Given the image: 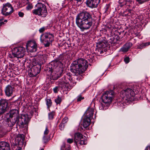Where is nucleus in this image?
<instances>
[{
  "instance_id": "nucleus-1",
  "label": "nucleus",
  "mask_w": 150,
  "mask_h": 150,
  "mask_svg": "<svg viewBox=\"0 0 150 150\" xmlns=\"http://www.w3.org/2000/svg\"><path fill=\"white\" fill-rule=\"evenodd\" d=\"M88 67V63L85 59H79L74 61L71 66V71L74 74L73 77L70 73H68L64 76L63 79L66 84L74 85L76 83V80L78 79L77 76L80 75V78L82 76L80 74L84 72Z\"/></svg>"
},
{
  "instance_id": "nucleus-2",
  "label": "nucleus",
  "mask_w": 150,
  "mask_h": 150,
  "mask_svg": "<svg viewBox=\"0 0 150 150\" xmlns=\"http://www.w3.org/2000/svg\"><path fill=\"white\" fill-rule=\"evenodd\" d=\"M7 125L10 127H12L16 123L20 127L27 128L29 119L27 114H22L20 116L19 111L17 109H13L6 115ZM12 128H11V129Z\"/></svg>"
},
{
  "instance_id": "nucleus-3",
  "label": "nucleus",
  "mask_w": 150,
  "mask_h": 150,
  "mask_svg": "<svg viewBox=\"0 0 150 150\" xmlns=\"http://www.w3.org/2000/svg\"><path fill=\"white\" fill-rule=\"evenodd\" d=\"M63 59V55H60L55 60L51 62L45 69L47 75L50 76L51 80H57L62 75L63 67L61 61Z\"/></svg>"
},
{
  "instance_id": "nucleus-4",
  "label": "nucleus",
  "mask_w": 150,
  "mask_h": 150,
  "mask_svg": "<svg viewBox=\"0 0 150 150\" xmlns=\"http://www.w3.org/2000/svg\"><path fill=\"white\" fill-rule=\"evenodd\" d=\"M93 21L92 15L86 11L78 14L76 19V25L82 31L90 28L93 25Z\"/></svg>"
},
{
  "instance_id": "nucleus-5",
  "label": "nucleus",
  "mask_w": 150,
  "mask_h": 150,
  "mask_svg": "<svg viewBox=\"0 0 150 150\" xmlns=\"http://www.w3.org/2000/svg\"><path fill=\"white\" fill-rule=\"evenodd\" d=\"M36 6L37 8L33 10L32 13L34 14L38 15L42 17H45L47 14L45 6L41 3H38Z\"/></svg>"
},
{
  "instance_id": "nucleus-6",
  "label": "nucleus",
  "mask_w": 150,
  "mask_h": 150,
  "mask_svg": "<svg viewBox=\"0 0 150 150\" xmlns=\"http://www.w3.org/2000/svg\"><path fill=\"white\" fill-rule=\"evenodd\" d=\"M11 50L12 54L9 56L11 58H21L25 54V50L24 47H12Z\"/></svg>"
},
{
  "instance_id": "nucleus-7",
  "label": "nucleus",
  "mask_w": 150,
  "mask_h": 150,
  "mask_svg": "<svg viewBox=\"0 0 150 150\" xmlns=\"http://www.w3.org/2000/svg\"><path fill=\"white\" fill-rule=\"evenodd\" d=\"M40 40L45 47H48L53 40V35L50 33H46L41 35Z\"/></svg>"
},
{
  "instance_id": "nucleus-8",
  "label": "nucleus",
  "mask_w": 150,
  "mask_h": 150,
  "mask_svg": "<svg viewBox=\"0 0 150 150\" xmlns=\"http://www.w3.org/2000/svg\"><path fill=\"white\" fill-rule=\"evenodd\" d=\"M86 137L79 132L75 133L74 134V142L77 147L78 145H85L86 144V140L85 139Z\"/></svg>"
},
{
  "instance_id": "nucleus-9",
  "label": "nucleus",
  "mask_w": 150,
  "mask_h": 150,
  "mask_svg": "<svg viewBox=\"0 0 150 150\" xmlns=\"http://www.w3.org/2000/svg\"><path fill=\"white\" fill-rule=\"evenodd\" d=\"M41 67V65L40 64L33 65L31 68L29 67L28 71L29 76L31 77L36 76L40 73Z\"/></svg>"
},
{
  "instance_id": "nucleus-10",
  "label": "nucleus",
  "mask_w": 150,
  "mask_h": 150,
  "mask_svg": "<svg viewBox=\"0 0 150 150\" xmlns=\"http://www.w3.org/2000/svg\"><path fill=\"white\" fill-rule=\"evenodd\" d=\"M114 92L113 90L106 91L102 96L103 102L105 103H111L114 97Z\"/></svg>"
},
{
  "instance_id": "nucleus-11",
  "label": "nucleus",
  "mask_w": 150,
  "mask_h": 150,
  "mask_svg": "<svg viewBox=\"0 0 150 150\" xmlns=\"http://www.w3.org/2000/svg\"><path fill=\"white\" fill-rule=\"evenodd\" d=\"M1 11L2 13L4 15L7 16L13 12V9L11 5L8 3L4 5Z\"/></svg>"
},
{
  "instance_id": "nucleus-12",
  "label": "nucleus",
  "mask_w": 150,
  "mask_h": 150,
  "mask_svg": "<svg viewBox=\"0 0 150 150\" xmlns=\"http://www.w3.org/2000/svg\"><path fill=\"white\" fill-rule=\"evenodd\" d=\"M11 138L10 139L11 146L13 148H15L16 146L19 144L20 139V138L17 136V134H11Z\"/></svg>"
},
{
  "instance_id": "nucleus-13",
  "label": "nucleus",
  "mask_w": 150,
  "mask_h": 150,
  "mask_svg": "<svg viewBox=\"0 0 150 150\" xmlns=\"http://www.w3.org/2000/svg\"><path fill=\"white\" fill-rule=\"evenodd\" d=\"M100 0H86V4L91 8H96L99 3Z\"/></svg>"
},
{
  "instance_id": "nucleus-14",
  "label": "nucleus",
  "mask_w": 150,
  "mask_h": 150,
  "mask_svg": "<svg viewBox=\"0 0 150 150\" xmlns=\"http://www.w3.org/2000/svg\"><path fill=\"white\" fill-rule=\"evenodd\" d=\"M122 93L125 95V96L126 97V98H127V100H128L131 97L134 96V91L132 89L130 88H127L123 90L122 91Z\"/></svg>"
},
{
  "instance_id": "nucleus-15",
  "label": "nucleus",
  "mask_w": 150,
  "mask_h": 150,
  "mask_svg": "<svg viewBox=\"0 0 150 150\" xmlns=\"http://www.w3.org/2000/svg\"><path fill=\"white\" fill-rule=\"evenodd\" d=\"M0 150H11L10 144L6 142H0Z\"/></svg>"
},
{
  "instance_id": "nucleus-16",
  "label": "nucleus",
  "mask_w": 150,
  "mask_h": 150,
  "mask_svg": "<svg viewBox=\"0 0 150 150\" xmlns=\"http://www.w3.org/2000/svg\"><path fill=\"white\" fill-rule=\"evenodd\" d=\"M94 111L93 108H88L85 113V117L91 119L93 115Z\"/></svg>"
},
{
  "instance_id": "nucleus-17",
  "label": "nucleus",
  "mask_w": 150,
  "mask_h": 150,
  "mask_svg": "<svg viewBox=\"0 0 150 150\" xmlns=\"http://www.w3.org/2000/svg\"><path fill=\"white\" fill-rule=\"evenodd\" d=\"M13 92V88L10 85H8L6 87L5 90V93L8 96H11Z\"/></svg>"
},
{
  "instance_id": "nucleus-18",
  "label": "nucleus",
  "mask_w": 150,
  "mask_h": 150,
  "mask_svg": "<svg viewBox=\"0 0 150 150\" xmlns=\"http://www.w3.org/2000/svg\"><path fill=\"white\" fill-rule=\"evenodd\" d=\"M91 119L88 117H84L83 120V125L84 128H86L88 127L91 122Z\"/></svg>"
},
{
  "instance_id": "nucleus-19",
  "label": "nucleus",
  "mask_w": 150,
  "mask_h": 150,
  "mask_svg": "<svg viewBox=\"0 0 150 150\" xmlns=\"http://www.w3.org/2000/svg\"><path fill=\"white\" fill-rule=\"evenodd\" d=\"M37 43L34 40L28 41L26 45V47H37Z\"/></svg>"
},
{
  "instance_id": "nucleus-20",
  "label": "nucleus",
  "mask_w": 150,
  "mask_h": 150,
  "mask_svg": "<svg viewBox=\"0 0 150 150\" xmlns=\"http://www.w3.org/2000/svg\"><path fill=\"white\" fill-rule=\"evenodd\" d=\"M107 42L105 41H99L97 43L96 47L100 46V47H107Z\"/></svg>"
},
{
  "instance_id": "nucleus-21",
  "label": "nucleus",
  "mask_w": 150,
  "mask_h": 150,
  "mask_svg": "<svg viewBox=\"0 0 150 150\" xmlns=\"http://www.w3.org/2000/svg\"><path fill=\"white\" fill-rule=\"evenodd\" d=\"M58 83L59 87H61L62 88L65 86V84H66L64 80L63 79V78L59 80Z\"/></svg>"
},
{
  "instance_id": "nucleus-22",
  "label": "nucleus",
  "mask_w": 150,
  "mask_h": 150,
  "mask_svg": "<svg viewBox=\"0 0 150 150\" xmlns=\"http://www.w3.org/2000/svg\"><path fill=\"white\" fill-rule=\"evenodd\" d=\"M6 134V132L4 128L1 126H0V137H4Z\"/></svg>"
},
{
  "instance_id": "nucleus-23",
  "label": "nucleus",
  "mask_w": 150,
  "mask_h": 150,
  "mask_svg": "<svg viewBox=\"0 0 150 150\" xmlns=\"http://www.w3.org/2000/svg\"><path fill=\"white\" fill-rule=\"evenodd\" d=\"M46 104L47 106V108L49 109L51 106L52 104V102L50 99H46Z\"/></svg>"
},
{
  "instance_id": "nucleus-24",
  "label": "nucleus",
  "mask_w": 150,
  "mask_h": 150,
  "mask_svg": "<svg viewBox=\"0 0 150 150\" xmlns=\"http://www.w3.org/2000/svg\"><path fill=\"white\" fill-rule=\"evenodd\" d=\"M26 48L28 52H34L37 50V47H26Z\"/></svg>"
},
{
  "instance_id": "nucleus-25",
  "label": "nucleus",
  "mask_w": 150,
  "mask_h": 150,
  "mask_svg": "<svg viewBox=\"0 0 150 150\" xmlns=\"http://www.w3.org/2000/svg\"><path fill=\"white\" fill-rule=\"evenodd\" d=\"M62 98L61 97L58 96L54 100L55 102L57 105L60 104L62 102Z\"/></svg>"
},
{
  "instance_id": "nucleus-26",
  "label": "nucleus",
  "mask_w": 150,
  "mask_h": 150,
  "mask_svg": "<svg viewBox=\"0 0 150 150\" xmlns=\"http://www.w3.org/2000/svg\"><path fill=\"white\" fill-rule=\"evenodd\" d=\"M102 47H96V51H98V52H99L101 54L104 52H106V50L105 49H101Z\"/></svg>"
},
{
  "instance_id": "nucleus-27",
  "label": "nucleus",
  "mask_w": 150,
  "mask_h": 150,
  "mask_svg": "<svg viewBox=\"0 0 150 150\" xmlns=\"http://www.w3.org/2000/svg\"><path fill=\"white\" fill-rule=\"evenodd\" d=\"M84 97H82V96L81 94H80L77 97V102H80L81 100L84 99Z\"/></svg>"
},
{
  "instance_id": "nucleus-28",
  "label": "nucleus",
  "mask_w": 150,
  "mask_h": 150,
  "mask_svg": "<svg viewBox=\"0 0 150 150\" xmlns=\"http://www.w3.org/2000/svg\"><path fill=\"white\" fill-rule=\"evenodd\" d=\"M125 104L124 102H119L117 103L118 106L120 107L121 109H122L124 108V106Z\"/></svg>"
},
{
  "instance_id": "nucleus-29",
  "label": "nucleus",
  "mask_w": 150,
  "mask_h": 150,
  "mask_svg": "<svg viewBox=\"0 0 150 150\" xmlns=\"http://www.w3.org/2000/svg\"><path fill=\"white\" fill-rule=\"evenodd\" d=\"M119 2L120 4V5L121 7H122L124 5H125L127 4V2H125L124 0H119Z\"/></svg>"
},
{
  "instance_id": "nucleus-30",
  "label": "nucleus",
  "mask_w": 150,
  "mask_h": 150,
  "mask_svg": "<svg viewBox=\"0 0 150 150\" xmlns=\"http://www.w3.org/2000/svg\"><path fill=\"white\" fill-rule=\"evenodd\" d=\"M132 46V43L130 42H127L124 45L125 47H131Z\"/></svg>"
},
{
  "instance_id": "nucleus-31",
  "label": "nucleus",
  "mask_w": 150,
  "mask_h": 150,
  "mask_svg": "<svg viewBox=\"0 0 150 150\" xmlns=\"http://www.w3.org/2000/svg\"><path fill=\"white\" fill-rule=\"evenodd\" d=\"M150 45V42L142 43L141 44L140 46L142 47V46H147Z\"/></svg>"
},
{
  "instance_id": "nucleus-32",
  "label": "nucleus",
  "mask_w": 150,
  "mask_h": 150,
  "mask_svg": "<svg viewBox=\"0 0 150 150\" xmlns=\"http://www.w3.org/2000/svg\"><path fill=\"white\" fill-rule=\"evenodd\" d=\"M129 47H122L120 50V51H122L124 52H127L129 49Z\"/></svg>"
},
{
  "instance_id": "nucleus-33",
  "label": "nucleus",
  "mask_w": 150,
  "mask_h": 150,
  "mask_svg": "<svg viewBox=\"0 0 150 150\" xmlns=\"http://www.w3.org/2000/svg\"><path fill=\"white\" fill-rule=\"evenodd\" d=\"M54 113L53 112H51L49 114V118L50 120H52L53 118Z\"/></svg>"
},
{
  "instance_id": "nucleus-34",
  "label": "nucleus",
  "mask_w": 150,
  "mask_h": 150,
  "mask_svg": "<svg viewBox=\"0 0 150 150\" xmlns=\"http://www.w3.org/2000/svg\"><path fill=\"white\" fill-rule=\"evenodd\" d=\"M139 4H142L147 1V0H136Z\"/></svg>"
},
{
  "instance_id": "nucleus-35",
  "label": "nucleus",
  "mask_w": 150,
  "mask_h": 150,
  "mask_svg": "<svg viewBox=\"0 0 150 150\" xmlns=\"http://www.w3.org/2000/svg\"><path fill=\"white\" fill-rule=\"evenodd\" d=\"M64 124L63 123H61L60 124V125H59V128L61 130H63L64 129Z\"/></svg>"
},
{
  "instance_id": "nucleus-36",
  "label": "nucleus",
  "mask_w": 150,
  "mask_h": 150,
  "mask_svg": "<svg viewBox=\"0 0 150 150\" xmlns=\"http://www.w3.org/2000/svg\"><path fill=\"white\" fill-rule=\"evenodd\" d=\"M68 118L67 117H65L62 120V121L61 123H63V124L67 122V121H68Z\"/></svg>"
},
{
  "instance_id": "nucleus-37",
  "label": "nucleus",
  "mask_w": 150,
  "mask_h": 150,
  "mask_svg": "<svg viewBox=\"0 0 150 150\" xmlns=\"http://www.w3.org/2000/svg\"><path fill=\"white\" fill-rule=\"evenodd\" d=\"M33 8L32 4H28L26 7V8L27 10H29Z\"/></svg>"
},
{
  "instance_id": "nucleus-38",
  "label": "nucleus",
  "mask_w": 150,
  "mask_h": 150,
  "mask_svg": "<svg viewBox=\"0 0 150 150\" xmlns=\"http://www.w3.org/2000/svg\"><path fill=\"white\" fill-rule=\"evenodd\" d=\"M49 130L48 129V127L47 126L46 127L45 129L44 132V135H46L49 132Z\"/></svg>"
},
{
  "instance_id": "nucleus-39",
  "label": "nucleus",
  "mask_w": 150,
  "mask_h": 150,
  "mask_svg": "<svg viewBox=\"0 0 150 150\" xmlns=\"http://www.w3.org/2000/svg\"><path fill=\"white\" fill-rule=\"evenodd\" d=\"M124 61L126 64L128 63L129 62V58L128 57H126L124 58Z\"/></svg>"
},
{
  "instance_id": "nucleus-40",
  "label": "nucleus",
  "mask_w": 150,
  "mask_h": 150,
  "mask_svg": "<svg viewBox=\"0 0 150 150\" xmlns=\"http://www.w3.org/2000/svg\"><path fill=\"white\" fill-rule=\"evenodd\" d=\"M46 29V28L45 27H43L41 28H40L39 30V32L40 33H42L44 32L45 30Z\"/></svg>"
},
{
  "instance_id": "nucleus-41",
  "label": "nucleus",
  "mask_w": 150,
  "mask_h": 150,
  "mask_svg": "<svg viewBox=\"0 0 150 150\" xmlns=\"http://www.w3.org/2000/svg\"><path fill=\"white\" fill-rule=\"evenodd\" d=\"M58 86H56L53 88V90L54 93H57L58 92Z\"/></svg>"
},
{
  "instance_id": "nucleus-42",
  "label": "nucleus",
  "mask_w": 150,
  "mask_h": 150,
  "mask_svg": "<svg viewBox=\"0 0 150 150\" xmlns=\"http://www.w3.org/2000/svg\"><path fill=\"white\" fill-rule=\"evenodd\" d=\"M74 141L73 139H68L67 140V142L69 144H71Z\"/></svg>"
},
{
  "instance_id": "nucleus-43",
  "label": "nucleus",
  "mask_w": 150,
  "mask_h": 150,
  "mask_svg": "<svg viewBox=\"0 0 150 150\" xmlns=\"http://www.w3.org/2000/svg\"><path fill=\"white\" fill-rule=\"evenodd\" d=\"M43 140H44V142L45 143H46L48 140V139H47V137L46 136H44L43 137Z\"/></svg>"
},
{
  "instance_id": "nucleus-44",
  "label": "nucleus",
  "mask_w": 150,
  "mask_h": 150,
  "mask_svg": "<svg viewBox=\"0 0 150 150\" xmlns=\"http://www.w3.org/2000/svg\"><path fill=\"white\" fill-rule=\"evenodd\" d=\"M18 14L20 17H23L24 15V13L23 12H18Z\"/></svg>"
},
{
  "instance_id": "nucleus-45",
  "label": "nucleus",
  "mask_w": 150,
  "mask_h": 150,
  "mask_svg": "<svg viewBox=\"0 0 150 150\" xmlns=\"http://www.w3.org/2000/svg\"><path fill=\"white\" fill-rule=\"evenodd\" d=\"M65 147V143H63L61 147V150H62L64 149Z\"/></svg>"
},
{
  "instance_id": "nucleus-46",
  "label": "nucleus",
  "mask_w": 150,
  "mask_h": 150,
  "mask_svg": "<svg viewBox=\"0 0 150 150\" xmlns=\"http://www.w3.org/2000/svg\"><path fill=\"white\" fill-rule=\"evenodd\" d=\"M110 6L109 4H107L105 7V11H107L109 8Z\"/></svg>"
},
{
  "instance_id": "nucleus-47",
  "label": "nucleus",
  "mask_w": 150,
  "mask_h": 150,
  "mask_svg": "<svg viewBox=\"0 0 150 150\" xmlns=\"http://www.w3.org/2000/svg\"><path fill=\"white\" fill-rule=\"evenodd\" d=\"M1 21H2V20L1 19H0V26L4 24V22H1Z\"/></svg>"
},
{
  "instance_id": "nucleus-48",
  "label": "nucleus",
  "mask_w": 150,
  "mask_h": 150,
  "mask_svg": "<svg viewBox=\"0 0 150 150\" xmlns=\"http://www.w3.org/2000/svg\"><path fill=\"white\" fill-rule=\"evenodd\" d=\"M131 10L129 9V10H127L126 11L124 12V13H125V12H129L130 13H131Z\"/></svg>"
},
{
  "instance_id": "nucleus-49",
  "label": "nucleus",
  "mask_w": 150,
  "mask_h": 150,
  "mask_svg": "<svg viewBox=\"0 0 150 150\" xmlns=\"http://www.w3.org/2000/svg\"><path fill=\"white\" fill-rule=\"evenodd\" d=\"M146 150H150V146H148L146 147Z\"/></svg>"
},
{
  "instance_id": "nucleus-50",
  "label": "nucleus",
  "mask_w": 150,
  "mask_h": 150,
  "mask_svg": "<svg viewBox=\"0 0 150 150\" xmlns=\"http://www.w3.org/2000/svg\"><path fill=\"white\" fill-rule=\"evenodd\" d=\"M76 1H77V2H81V1H83L84 0H75Z\"/></svg>"
},
{
  "instance_id": "nucleus-51",
  "label": "nucleus",
  "mask_w": 150,
  "mask_h": 150,
  "mask_svg": "<svg viewBox=\"0 0 150 150\" xmlns=\"http://www.w3.org/2000/svg\"><path fill=\"white\" fill-rule=\"evenodd\" d=\"M124 1H125V2H129L131 0H124Z\"/></svg>"
},
{
  "instance_id": "nucleus-52",
  "label": "nucleus",
  "mask_w": 150,
  "mask_h": 150,
  "mask_svg": "<svg viewBox=\"0 0 150 150\" xmlns=\"http://www.w3.org/2000/svg\"><path fill=\"white\" fill-rule=\"evenodd\" d=\"M7 20H5L4 21V22H6H6H7Z\"/></svg>"
},
{
  "instance_id": "nucleus-53",
  "label": "nucleus",
  "mask_w": 150,
  "mask_h": 150,
  "mask_svg": "<svg viewBox=\"0 0 150 150\" xmlns=\"http://www.w3.org/2000/svg\"><path fill=\"white\" fill-rule=\"evenodd\" d=\"M65 150H70L69 147L68 149H66Z\"/></svg>"
},
{
  "instance_id": "nucleus-54",
  "label": "nucleus",
  "mask_w": 150,
  "mask_h": 150,
  "mask_svg": "<svg viewBox=\"0 0 150 150\" xmlns=\"http://www.w3.org/2000/svg\"><path fill=\"white\" fill-rule=\"evenodd\" d=\"M64 49L66 50V49H67V47H65V48H64Z\"/></svg>"
},
{
  "instance_id": "nucleus-55",
  "label": "nucleus",
  "mask_w": 150,
  "mask_h": 150,
  "mask_svg": "<svg viewBox=\"0 0 150 150\" xmlns=\"http://www.w3.org/2000/svg\"><path fill=\"white\" fill-rule=\"evenodd\" d=\"M41 150H44V149L43 148Z\"/></svg>"
},
{
  "instance_id": "nucleus-56",
  "label": "nucleus",
  "mask_w": 150,
  "mask_h": 150,
  "mask_svg": "<svg viewBox=\"0 0 150 150\" xmlns=\"http://www.w3.org/2000/svg\"><path fill=\"white\" fill-rule=\"evenodd\" d=\"M128 14V13H127V14H125V15H127Z\"/></svg>"
},
{
  "instance_id": "nucleus-57",
  "label": "nucleus",
  "mask_w": 150,
  "mask_h": 150,
  "mask_svg": "<svg viewBox=\"0 0 150 150\" xmlns=\"http://www.w3.org/2000/svg\"><path fill=\"white\" fill-rule=\"evenodd\" d=\"M65 53H66L67 54V52H65Z\"/></svg>"
}]
</instances>
